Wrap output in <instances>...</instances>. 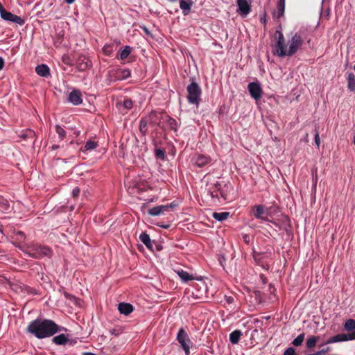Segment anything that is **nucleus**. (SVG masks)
Returning a JSON list of instances; mask_svg holds the SVG:
<instances>
[{"label": "nucleus", "mask_w": 355, "mask_h": 355, "mask_svg": "<svg viewBox=\"0 0 355 355\" xmlns=\"http://www.w3.org/2000/svg\"><path fill=\"white\" fill-rule=\"evenodd\" d=\"M26 329L28 333L39 339L48 338L58 332L66 330L65 328L59 326L51 320L41 318L31 321Z\"/></svg>", "instance_id": "nucleus-1"}, {"label": "nucleus", "mask_w": 355, "mask_h": 355, "mask_svg": "<svg viewBox=\"0 0 355 355\" xmlns=\"http://www.w3.org/2000/svg\"><path fill=\"white\" fill-rule=\"evenodd\" d=\"M275 37L277 40V42L273 53L279 57L292 56L303 44L301 35L298 33H295L288 42V50L287 51L283 33L279 31H276Z\"/></svg>", "instance_id": "nucleus-2"}, {"label": "nucleus", "mask_w": 355, "mask_h": 355, "mask_svg": "<svg viewBox=\"0 0 355 355\" xmlns=\"http://www.w3.org/2000/svg\"><path fill=\"white\" fill-rule=\"evenodd\" d=\"M26 253L31 258L40 259L44 257H50L52 250L48 246L33 243L27 247Z\"/></svg>", "instance_id": "nucleus-3"}, {"label": "nucleus", "mask_w": 355, "mask_h": 355, "mask_svg": "<svg viewBox=\"0 0 355 355\" xmlns=\"http://www.w3.org/2000/svg\"><path fill=\"white\" fill-rule=\"evenodd\" d=\"M187 98L189 103L196 105L198 107L202 95V89L200 85L192 79L191 83L187 87Z\"/></svg>", "instance_id": "nucleus-4"}, {"label": "nucleus", "mask_w": 355, "mask_h": 355, "mask_svg": "<svg viewBox=\"0 0 355 355\" xmlns=\"http://www.w3.org/2000/svg\"><path fill=\"white\" fill-rule=\"evenodd\" d=\"M275 208L274 207H266L263 205H255L252 207L251 215L257 219L270 221L269 216L271 217V214L274 211L272 209Z\"/></svg>", "instance_id": "nucleus-5"}, {"label": "nucleus", "mask_w": 355, "mask_h": 355, "mask_svg": "<svg viewBox=\"0 0 355 355\" xmlns=\"http://www.w3.org/2000/svg\"><path fill=\"white\" fill-rule=\"evenodd\" d=\"M177 340L181 345L186 355H189L190 353V345L191 344V341L189 337V335L183 328H181L179 330L177 335Z\"/></svg>", "instance_id": "nucleus-6"}, {"label": "nucleus", "mask_w": 355, "mask_h": 355, "mask_svg": "<svg viewBox=\"0 0 355 355\" xmlns=\"http://www.w3.org/2000/svg\"><path fill=\"white\" fill-rule=\"evenodd\" d=\"M0 15H1V17L3 19L8 21H11V22L15 23L20 26H22L25 23V21L23 19H21L20 17L7 11L1 3H0Z\"/></svg>", "instance_id": "nucleus-7"}, {"label": "nucleus", "mask_w": 355, "mask_h": 355, "mask_svg": "<svg viewBox=\"0 0 355 355\" xmlns=\"http://www.w3.org/2000/svg\"><path fill=\"white\" fill-rule=\"evenodd\" d=\"M166 114L164 112L152 111L148 116L149 123L164 129L163 121Z\"/></svg>", "instance_id": "nucleus-8"}, {"label": "nucleus", "mask_w": 355, "mask_h": 355, "mask_svg": "<svg viewBox=\"0 0 355 355\" xmlns=\"http://www.w3.org/2000/svg\"><path fill=\"white\" fill-rule=\"evenodd\" d=\"M355 339V331L349 334H339L329 338L326 344H331L338 342L352 340Z\"/></svg>", "instance_id": "nucleus-9"}, {"label": "nucleus", "mask_w": 355, "mask_h": 355, "mask_svg": "<svg viewBox=\"0 0 355 355\" xmlns=\"http://www.w3.org/2000/svg\"><path fill=\"white\" fill-rule=\"evenodd\" d=\"M249 92L252 98L259 100L261 98L262 89L258 83H250L248 86Z\"/></svg>", "instance_id": "nucleus-10"}, {"label": "nucleus", "mask_w": 355, "mask_h": 355, "mask_svg": "<svg viewBox=\"0 0 355 355\" xmlns=\"http://www.w3.org/2000/svg\"><path fill=\"white\" fill-rule=\"evenodd\" d=\"M192 161L195 165L202 168L210 163L211 158L209 156L201 154H196L193 157Z\"/></svg>", "instance_id": "nucleus-11"}, {"label": "nucleus", "mask_w": 355, "mask_h": 355, "mask_svg": "<svg viewBox=\"0 0 355 355\" xmlns=\"http://www.w3.org/2000/svg\"><path fill=\"white\" fill-rule=\"evenodd\" d=\"M117 80H125L130 77L131 72L128 69H117L110 71Z\"/></svg>", "instance_id": "nucleus-12"}, {"label": "nucleus", "mask_w": 355, "mask_h": 355, "mask_svg": "<svg viewBox=\"0 0 355 355\" xmlns=\"http://www.w3.org/2000/svg\"><path fill=\"white\" fill-rule=\"evenodd\" d=\"M68 101L74 105L82 104V94L80 90L73 89L71 92H70L68 96Z\"/></svg>", "instance_id": "nucleus-13"}, {"label": "nucleus", "mask_w": 355, "mask_h": 355, "mask_svg": "<svg viewBox=\"0 0 355 355\" xmlns=\"http://www.w3.org/2000/svg\"><path fill=\"white\" fill-rule=\"evenodd\" d=\"M91 64L90 60L84 55L80 56L77 60V67L80 71L87 70L91 66Z\"/></svg>", "instance_id": "nucleus-14"}, {"label": "nucleus", "mask_w": 355, "mask_h": 355, "mask_svg": "<svg viewBox=\"0 0 355 355\" xmlns=\"http://www.w3.org/2000/svg\"><path fill=\"white\" fill-rule=\"evenodd\" d=\"M238 10L241 15H247L251 11V6L247 0H237Z\"/></svg>", "instance_id": "nucleus-15"}, {"label": "nucleus", "mask_w": 355, "mask_h": 355, "mask_svg": "<svg viewBox=\"0 0 355 355\" xmlns=\"http://www.w3.org/2000/svg\"><path fill=\"white\" fill-rule=\"evenodd\" d=\"M170 211V207L159 205L154 207L148 210V214L150 216H159L164 214L165 212Z\"/></svg>", "instance_id": "nucleus-16"}, {"label": "nucleus", "mask_w": 355, "mask_h": 355, "mask_svg": "<svg viewBox=\"0 0 355 355\" xmlns=\"http://www.w3.org/2000/svg\"><path fill=\"white\" fill-rule=\"evenodd\" d=\"M193 4V0H180V8L182 10V13L184 15H188L190 12L191 7Z\"/></svg>", "instance_id": "nucleus-17"}, {"label": "nucleus", "mask_w": 355, "mask_h": 355, "mask_svg": "<svg viewBox=\"0 0 355 355\" xmlns=\"http://www.w3.org/2000/svg\"><path fill=\"white\" fill-rule=\"evenodd\" d=\"M118 309L120 313L128 315L133 311L134 307L129 303L120 302L118 305Z\"/></svg>", "instance_id": "nucleus-18"}, {"label": "nucleus", "mask_w": 355, "mask_h": 355, "mask_svg": "<svg viewBox=\"0 0 355 355\" xmlns=\"http://www.w3.org/2000/svg\"><path fill=\"white\" fill-rule=\"evenodd\" d=\"M166 123L168 128L170 130H173L175 132L178 130V125L177 121L173 118L171 117L169 115L166 114V116H164L163 123Z\"/></svg>", "instance_id": "nucleus-19"}, {"label": "nucleus", "mask_w": 355, "mask_h": 355, "mask_svg": "<svg viewBox=\"0 0 355 355\" xmlns=\"http://www.w3.org/2000/svg\"><path fill=\"white\" fill-rule=\"evenodd\" d=\"M35 72L40 76L46 78L50 75V69L46 64H42L35 67Z\"/></svg>", "instance_id": "nucleus-20"}, {"label": "nucleus", "mask_w": 355, "mask_h": 355, "mask_svg": "<svg viewBox=\"0 0 355 355\" xmlns=\"http://www.w3.org/2000/svg\"><path fill=\"white\" fill-rule=\"evenodd\" d=\"M139 239L146 246L148 249L153 250V245L149 235L147 233L142 232L139 235Z\"/></svg>", "instance_id": "nucleus-21"}, {"label": "nucleus", "mask_w": 355, "mask_h": 355, "mask_svg": "<svg viewBox=\"0 0 355 355\" xmlns=\"http://www.w3.org/2000/svg\"><path fill=\"white\" fill-rule=\"evenodd\" d=\"M277 11L274 12V16L277 19L282 17L285 10V0H279L277 5Z\"/></svg>", "instance_id": "nucleus-22"}, {"label": "nucleus", "mask_w": 355, "mask_h": 355, "mask_svg": "<svg viewBox=\"0 0 355 355\" xmlns=\"http://www.w3.org/2000/svg\"><path fill=\"white\" fill-rule=\"evenodd\" d=\"M69 341L68 336L64 334H61L58 336L53 337V342L59 345H63L67 343Z\"/></svg>", "instance_id": "nucleus-23"}, {"label": "nucleus", "mask_w": 355, "mask_h": 355, "mask_svg": "<svg viewBox=\"0 0 355 355\" xmlns=\"http://www.w3.org/2000/svg\"><path fill=\"white\" fill-rule=\"evenodd\" d=\"M242 336V332L240 330H234L230 334V340L232 344H237Z\"/></svg>", "instance_id": "nucleus-24"}, {"label": "nucleus", "mask_w": 355, "mask_h": 355, "mask_svg": "<svg viewBox=\"0 0 355 355\" xmlns=\"http://www.w3.org/2000/svg\"><path fill=\"white\" fill-rule=\"evenodd\" d=\"M319 336H309L307 340H306V346L307 347V349H313V347H315L317 343L318 342L319 340Z\"/></svg>", "instance_id": "nucleus-25"}, {"label": "nucleus", "mask_w": 355, "mask_h": 355, "mask_svg": "<svg viewBox=\"0 0 355 355\" xmlns=\"http://www.w3.org/2000/svg\"><path fill=\"white\" fill-rule=\"evenodd\" d=\"M177 274L180 277V279L184 282H188L189 280H193L194 278L192 275H191L187 271L183 270L182 269H180L176 270Z\"/></svg>", "instance_id": "nucleus-26"}, {"label": "nucleus", "mask_w": 355, "mask_h": 355, "mask_svg": "<svg viewBox=\"0 0 355 355\" xmlns=\"http://www.w3.org/2000/svg\"><path fill=\"white\" fill-rule=\"evenodd\" d=\"M148 123L149 119L147 118H141L139 122V131L143 135H146L148 132Z\"/></svg>", "instance_id": "nucleus-27"}, {"label": "nucleus", "mask_w": 355, "mask_h": 355, "mask_svg": "<svg viewBox=\"0 0 355 355\" xmlns=\"http://www.w3.org/2000/svg\"><path fill=\"white\" fill-rule=\"evenodd\" d=\"M132 51V49L130 46H125V48L119 52L118 55L116 56L117 58H120L121 60H125L127 58L129 55L130 54Z\"/></svg>", "instance_id": "nucleus-28"}, {"label": "nucleus", "mask_w": 355, "mask_h": 355, "mask_svg": "<svg viewBox=\"0 0 355 355\" xmlns=\"http://www.w3.org/2000/svg\"><path fill=\"white\" fill-rule=\"evenodd\" d=\"M213 218L218 221H223L225 220H226L229 216H230V213L229 212H214L213 214Z\"/></svg>", "instance_id": "nucleus-29"}, {"label": "nucleus", "mask_w": 355, "mask_h": 355, "mask_svg": "<svg viewBox=\"0 0 355 355\" xmlns=\"http://www.w3.org/2000/svg\"><path fill=\"white\" fill-rule=\"evenodd\" d=\"M13 234H14V235L12 236V239L16 242L21 243V242L24 241V240L26 239V235L23 232H21V231L15 232V231Z\"/></svg>", "instance_id": "nucleus-30"}, {"label": "nucleus", "mask_w": 355, "mask_h": 355, "mask_svg": "<svg viewBox=\"0 0 355 355\" xmlns=\"http://www.w3.org/2000/svg\"><path fill=\"white\" fill-rule=\"evenodd\" d=\"M348 88L351 91L355 90V75L353 73H349L347 76Z\"/></svg>", "instance_id": "nucleus-31"}, {"label": "nucleus", "mask_w": 355, "mask_h": 355, "mask_svg": "<svg viewBox=\"0 0 355 355\" xmlns=\"http://www.w3.org/2000/svg\"><path fill=\"white\" fill-rule=\"evenodd\" d=\"M344 328L347 331H351L355 329V320L349 319L347 320L345 324Z\"/></svg>", "instance_id": "nucleus-32"}, {"label": "nucleus", "mask_w": 355, "mask_h": 355, "mask_svg": "<svg viewBox=\"0 0 355 355\" xmlns=\"http://www.w3.org/2000/svg\"><path fill=\"white\" fill-rule=\"evenodd\" d=\"M35 136V132L30 129H26L25 131L21 132L20 137L24 139H27L29 138L33 139Z\"/></svg>", "instance_id": "nucleus-33"}, {"label": "nucleus", "mask_w": 355, "mask_h": 355, "mask_svg": "<svg viewBox=\"0 0 355 355\" xmlns=\"http://www.w3.org/2000/svg\"><path fill=\"white\" fill-rule=\"evenodd\" d=\"M98 144L96 142H95L94 141H92V140H88L85 146H84V149L83 150V151H88V150H94V148H96L97 147Z\"/></svg>", "instance_id": "nucleus-34"}, {"label": "nucleus", "mask_w": 355, "mask_h": 355, "mask_svg": "<svg viewBox=\"0 0 355 355\" xmlns=\"http://www.w3.org/2000/svg\"><path fill=\"white\" fill-rule=\"evenodd\" d=\"M55 129L60 140H62L64 138H65L67 132L60 125H56L55 126Z\"/></svg>", "instance_id": "nucleus-35"}, {"label": "nucleus", "mask_w": 355, "mask_h": 355, "mask_svg": "<svg viewBox=\"0 0 355 355\" xmlns=\"http://www.w3.org/2000/svg\"><path fill=\"white\" fill-rule=\"evenodd\" d=\"M304 333L300 334L296 338H295L293 340L292 344L295 347L300 346L304 340Z\"/></svg>", "instance_id": "nucleus-36"}, {"label": "nucleus", "mask_w": 355, "mask_h": 355, "mask_svg": "<svg viewBox=\"0 0 355 355\" xmlns=\"http://www.w3.org/2000/svg\"><path fill=\"white\" fill-rule=\"evenodd\" d=\"M10 205L8 201L0 196V209L2 211H8L9 209Z\"/></svg>", "instance_id": "nucleus-37"}, {"label": "nucleus", "mask_w": 355, "mask_h": 355, "mask_svg": "<svg viewBox=\"0 0 355 355\" xmlns=\"http://www.w3.org/2000/svg\"><path fill=\"white\" fill-rule=\"evenodd\" d=\"M155 155L156 158L164 160L165 159V150L161 148H156Z\"/></svg>", "instance_id": "nucleus-38"}, {"label": "nucleus", "mask_w": 355, "mask_h": 355, "mask_svg": "<svg viewBox=\"0 0 355 355\" xmlns=\"http://www.w3.org/2000/svg\"><path fill=\"white\" fill-rule=\"evenodd\" d=\"M103 51L105 55H110L113 52V46L111 44H106L103 48Z\"/></svg>", "instance_id": "nucleus-39"}, {"label": "nucleus", "mask_w": 355, "mask_h": 355, "mask_svg": "<svg viewBox=\"0 0 355 355\" xmlns=\"http://www.w3.org/2000/svg\"><path fill=\"white\" fill-rule=\"evenodd\" d=\"M123 105L124 108H125L127 110H130L132 107L133 102L130 98H125L123 101Z\"/></svg>", "instance_id": "nucleus-40"}, {"label": "nucleus", "mask_w": 355, "mask_h": 355, "mask_svg": "<svg viewBox=\"0 0 355 355\" xmlns=\"http://www.w3.org/2000/svg\"><path fill=\"white\" fill-rule=\"evenodd\" d=\"M315 144L317 145L318 148H319L320 145V136H319V132L317 130V128L315 129Z\"/></svg>", "instance_id": "nucleus-41"}, {"label": "nucleus", "mask_w": 355, "mask_h": 355, "mask_svg": "<svg viewBox=\"0 0 355 355\" xmlns=\"http://www.w3.org/2000/svg\"><path fill=\"white\" fill-rule=\"evenodd\" d=\"M284 355H296L295 349L293 347H288L285 350Z\"/></svg>", "instance_id": "nucleus-42"}, {"label": "nucleus", "mask_w": 355, "mask_h": 355, "mask_svg": "<svg viewBox=\"0 0 355 355\" xmlns=\"http://www.w3.org/2000/svg\"><path fill=\"white\" fill-rule=\"evenodd\" d=\"M62 61L64 64H67V65H71V58L69 55H64L62 56Z\"/></svg>", "instance_id": "nucleus-43"}, {"label": "nucleus", "mask_w": 355, "mask_h": 355, "mask_svg": "<svg viewBox=\"0 0 355 355\" xmlns=\"http://www.w3.org/2000/svg\"><path fill=\"white\" fill-rule=\"evenodd\" d=\"M80 189L78 187H75L72 190V196L73 198H77L80 194Z\"/></svg>", "instance_id": "nucleus-44"}, {"label": "nucleus", "mask_w": 355, "mask_h": 355, "mask_svg": "<svg viewBox=\"0 0 355 355\" xmlns=\"http://www.w3.org/2000/svg\"><path fill=\"white\" fill-rule=\"evenodd\" d=\"M212 188H209V193L211 196L212 198H218V193H217V191H215V190H213L211 191Z\"/></svg>", "instance_id": "nucleus-45"}, {"label": "nucleus", "mask_w": 355, "mask_h": 355, "mask_svg": "<svg viewBox=\"0 0 355 355\" xmlns=\"http://www.w3.org/2000/svg\"><path fill=\"white\" fill-rule=\"evenodd\" d=\"M214 187L216 189L215 191H220L221 184L218 181H216V183L214 184Z\"/></svg>", "instance_id": "nucleus-46"}, {"label": "nucleus", "mask_w": 355, "mask_h": 355, "mask_svg": "<svg viewBox=\"0 0 355 355\" xmlns=\"http://www.w3.org/2000/svg\"><path fill=\"white\" fill-rule=\"evenodd\" d=\"M243 241H244V242H245V243H247V244H249V243H250V236H249V235H248V234H244V235H243Z\"/></svg>", "instance_id": "nucleus-47"}, {"label": "nucleus", "mask_w": 355, "mask_h": 355, "mask_svg": "<svg viewBox=\"0 0 355 355\" xmlns=\"http://www.w3.org/2000/svg\"><path fill=\"white\" fill-rule=\"evenodd\" d=\"M331 348L329 347H326L324 349H322L320 351L322 355H324L326 353L329 352L330 351Z\"/></svg>", "instance_id": "nucleus-48"}, {"label": "nucleus", "mask_w": 355, "mask_h": 355, "mask_svg": "<svg viewBox=\"0 0 355 355\" xmlns=\"http://www.w3.org/2000/svg\"><path fill=\"white\" fill-rule=\"evenodd\" d=\"M317 181H318V176H317V174H315V178H313V187H314V188H315V187H316Z\"/></svg>", "instance_id": "nucleus-49"}, {"label": "nucleus", "mask_w": 355, "mask_h": 355, "mask_svg": "<svg viewBox=\"0 0 355 355\" xmlns=\"http://www.w3.org/2000/svg\"><path fill=\"white\" fill-rule=\"evenodd\" d=\"M4 66V60L2 58L0 57V70L3 69Z\"/></svg>", "instance_id": "nucleus-50"}, {"label": "nucleus", "mask_w": 355, "mask_h": 355, "mask_svg": "<svg viewBox=\"0 0 355 355\" xmlns=\"http://www.w3.org/2000/svg\"><path fill=\"white\" fill-rule=\"evenodd\" d=\"M259 257H260V254L258 253V252H254V259L257 261L259 259Z\"/></svg>", "instance_id": "nucleus-51"}, {"label": "nucleus", "mask_w": 355, "mask_h": 355, "mask_svg": "<svg viewBox=\"0 0 355 355\" xmlns=\"http://www.w3.org/2000/svg\"><path fill=\"white\" fill-rule=\"evenodd\" d=\"M76 343V340H69V341L67 342V343H69L70 345H74Z\"/></svg>", "instance_id": "nucleus-52"}, {"label": "nucleus", "mask_w": 355, "mask_h": 355, "mask_svg": "<svg viewBox=\"0 0 355 355\" xmlns=\"http://www.w3.org/2000/svg\"><path fill=\"white\" fill-rule=\"evenodd\" d=\"M158 225L164 229H168L170 227V225Z\"/></svg>", "instance_id": "nucleus-53"}, {"label": "nucleus", "mask_w": 355, "mask_h": 355, "mask_svg": "<svg viewBox=\"0 0 355 355\" xmlns=\"http://www.w3.org/2000/svg\"><path fill=\"white\" fill-rule=\"evenodd\" d=\"M60 146L59 145H53L51 146V150H57L60 148Z\"/></svg>", "instance_id": "nucleus-54"}, {"label": "nucleus", "mask_w": 355, "mask_h": 355, "mask_svg": "<svg viewBox=\"0 0 355 355\" xmlns=\"http://www.w3.org/2000/svg\"><path fill=\"white\" fill-rule=\"evenodd\" d=\"M166 206L170 207V210H171V209L175 207L176 206V205L174 202H171L170 205H166Z\"/></svg>", "instance_id": "nucleus-55"}, {"label": "nucleus", "mask_w": 355, "mask_h": 355, "mask_svg": "<svg viewBox=\"0 0 355 355\" xmlns=\"http://www.w3.org/2000/svg\"><path fill=\"white\" fill-rule=\"evenodd\" d=\"M227 302L228 303H232V302H233V298H232V297H227Z\"/></svg>", "instance_id": "nucleus-56"}, {"label": "nucleus", "mask_w": 355, "mask_h": 355, "mask_svg": "<svg viewBox=\"0 0 355 355\" xmlns=\"http://www.w3.org/2000/svg\"><path fill=\"white\" fill-rule=\"evenodd\" d=\"M64 1L69 4H71L75 1V0H64Z\"/></svg>", "instance_id": "nucleus-57"}, {"label": "nucleus", "mask_w": 355, "mask_h": 355, "mask_svg": "<svg viewBox=\"0 0 355 355\" xmlns=\"http://www.w3.org/2000/svg\"><path fill=\"white\" fill-rule=\"evenodd\" d=\"M309 355H322L320 351H318L313 354H310Z\"/></svg>", "instance_id": "nucleus-58"}, {"label": "nucleus", "mask_w": 355, "mask_h": 355, "mask_svg": "<svg viewBox=\"0 0 355 355\" xmlns=\"http://www.w3.org/2000/svg\"><path fill=\"white\" fill-rule=\"evenodd\" d=\"M112 334L117 335V334H116L115 330H112Z\"/></svg>", "instance_id": "nucleus-59"}, {"label": "nucleus", "mask_w": 355, "mask_h": 355, "mask_svg": "<svg viewBox=\"0 0 355 355\" xmlns=\"http://www.w3.org/2000/svg\"><path fill=\"white\" fill-rule=\"evenodd\" d=\"M171 2H176L178 0H168Z\"/></svg>", "instance_id": "nucleus-60"}, {"label": "nucleus", "mask_w": 355, "mask_h": 355, "mask_svg": "<svg viewBox=\"0 0 355 355\" xmlns=\"http://www.w3.org/2000/svg\"><path fill=\"white\" fill-rule=\"evenodd\" d=\"M354 144H355V136H354Z\"/></svg>", "instance_id": "nucleus-61"}, {"label": "nucleus", "mask_w": 355, "mask_h": 355, "mask_svg": "<svg viewBox=\"0 0 355 355\" xmlns=\"http://www.w3.org/2000/svg\"><path fill=\"white\" fill-rule=\"evenodd\" d=\"M354 71H355V64H354Z\"/></svg>", "instance_id": "nucleus-62"}]
</instances>
